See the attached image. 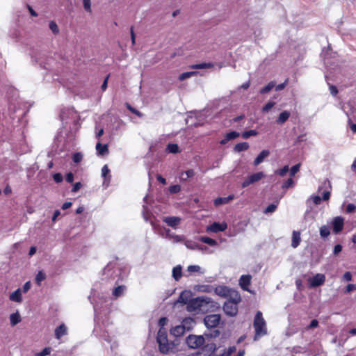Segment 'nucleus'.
Returning a JSON list of instances; mask_svg holds the SVG:
<instances>
[{"label":"nucleus","mask_w":356,"mask_h":356,"mask_svg":"<svg viewBox=\"0 0 356 356\" xmlns=\"http://www.w3.org/2000/svg\"><path fill=\"white\" fill-rule=\"evenodd\" d=\"M253 326L255 330L254 340L257 341L260 337L267 334L266 323L263 318V314L260 311L256 313L254 316Z\"/></svg>","instance_id":"1"},{"label":"nucleus","mask_w":356,"mask_h":356,"mask_svg":"<svg viewBox=\"0 0 356 356\" xmlns=\"http://www.w3.org/2000/svg\"><path fill=\"white\" fill-rule=\"evenodd\" d=\"M186 343L191 348H197L204 343V338L200 335H190L186 339Z\"/></svg>","instance_id":"2"},{"label":"nucleus","mask_w":356,"mask_h":356,"mask_svg":"<svg viewBox=\"0 0 356 356\" xmlns=\"http://www.w3.org/2000/svg\"><path fill=\"white\" fill-rule=\"evenodd\" d=\"M202 300H203V302L201 303L200 312L205 313L209 311H213L218 307V304L211 298L202 296Z\"/></svg>","instance_id":"3"},{"label":"nucleus","mask_w":356,"mask_h":356,"mask_svg":"<svg viewBox=\"0 0 356 356\" xmlns=\"http://www.w3.org/2000/svg\"><path fill=\"white\" fill-rule=\"evenodd\" d=\"M265 177V174L263 172H259L250 175L247 177L241 184L243 188L248 187V186L253 184Z\"/></svg>","instance_id":"4"},{"label":"nucleus","mask_w":356,"mask_h":356,"mask_svg":"<svg viewBox=\"0 0 356 356\" xmlns=\"http://www.w3.org/2000/svg\"><path fill=\"white\" fill-rule=\"evenodd\" d=\"M202 301V296L190 300L186 306L187 311L195 313L200 312L201 303L203 302Z\"/></svg>","instance_id":"5"},{"label":"nucleus","mask_w":356,"mask_h":356,"mask_svg":"<svg viewBox=\"0 0 356 356\" xmlns=\"http://www.w3.org/2000/svg\"><path fill=\"white\" fill-rule=\"evenodd\" d=\"M220 316L218 314H211L205 316L204 321L208 328L216 327L220 323Z\"/></svg>","instance_id":"6"},{"label":"nucleus","mask_w":356,"mask_h":356,"mask_svg":"<svg viewBox=\"0 0 356 356\" xmlns=\"http://www.w3.org/2000/svg\"><path fill=\"white\" fill-rule=\"evenodd\" d=\"M223 310L229 316H236L238 312V304L232 301H226L223 305Z\"/></svg>","instance_id":"7"},{"label":"nucleus","mask_w":356,"mask_h":356,"mask_svg":"<svg viewBox=\"0 0 356 356\" xmlns=\"http://www.w3.org/2000/svg\"><path fill=\"white\" fill-rule=\"evenodd\" d=\"M325 281V277L323 274L318 273L314 277L309 278L308 282L310 287H316L322 285Z\"/></svg>","instance_id":"8"},{"label":"nucleus","mask_w":356,"mask_h":356,"mask_svg":"<svg viewBox=\"0 0 356 356\" xmlns=\"http://www.w3.org/2000/svg\"><path fill=\"white\" fill-rule=\"evenodd\" d=\"M227 228V224L225 222L222 223L215 222L207 227V232L218 233L219 232L225 231Z\"/></svg>","instance_id":"9"},{"label":"nucleus","mask_w":356,"mask_h":356,"mask_svg":"<svg viewBox=\"0 0 356 356\" xmlns=\"http://www.w3.org/2000/svg\"><path fill=\"white\" fill-rule=\"evenodd\" d=\"M252 276L250 275H243L239 279V285L244 291L250 292L248 286L250 284Z\"/></svg>","instance_id":"10"},{"label":"nucleus","mask_w":356,"mask_h":356,"mask_svg":"<svg viewBox=\"0 0 356 356\" xmlns=\"http://www.w3.org/2000/svg\"><path fill=\"white\" fill-rule=\"evenodd\" d=\"M344 225V220L341 216L335 217L332 220L333 232L336 234L340 232Z\"/></svg>","instance_id":"11"},{"label":"nucleus","mask_w":356,"mask_h":356,"mask_svg":"<svg viewBox=\"0 0 356 356\" xmlns=\"http://www.w3.org/2000/svg\"><path fill=\"white\" fill-rule=\"evenodd\" d=\"M102 176L104 178L103 186L107 188L111 181L110 170L107 165H104L102 168Z\"/></svg>","instance_id":"12"},{"label":"nucleus","mask_w":356,"mask_h":356,"mask_svg":"<svg viewBox=\"0 0 356 356\" xmlns=\"http://www.w3.org/2000/svg\"><path fill=\"white\" fill-rule=\"evenodd\" d=\"M67 334V327L64 324H60L58 327H57L54 332L55 337L57 339H60L62 337Z\"/></svg>","instance_id":"13"},{"label":"nucleus","mask_w":356,"mask_h":356,"mask_svg":"<svg viewBox=\"0 0 356 356\" xmlns=\"http://www.w3.org/2000/svg\"><path fill=\"white\" fill-rule=\"evenodd\" d=\"M227 297L229 298L227 301L234 302L236 304H238L241 301L239 293L232 289H229V295Z\"/></svg>","instance_id":"14"},{"label":"nucleus","mask_w":356,"mask_h":356,"mask_svg":"<svg viewBox=\"0 0 356 356\" xmlns=\"http://www.w3.org/2000/svg\"><path fill=\"white\" fill-rule=\"evenodd\" d=\"M229 288L225 286H218L216 288H213V291L220 297L227 298V295H229Z\"/></svg>","instance_id":"15"},{"label":"nucleus","mask_w":356,"mask_h":356,"mask_svg":"<svg viewBox=\"0 0 356 356\" xmlns=\"http://www.w3.org/2000/svg\"><path fill=\"white\" fill-rule=\"evenodd\" d=\"M97 154L98 156H106L108 154V147L107 145H102L100 142H97L95 146Z\"/></svg>","instance_id":"16"},{"label":"nucleus","mask_w":356,"mask_h":356,"mask_svg":"<svg viewBox=\"0 0 356 356\" xmlns=\"http://www.w3.org/2000/svg\"><path fill=\"white\" fill-rule=\"evenodd\" d=\"M163 221L168 224V225L176 228L181 222V218L179 217L170 216L165 217Z\"/></svg>","instance_id":"17"},{"label":"nucleus","mask_w":356,"mask_h":356,"mask_svg":"<svg viewBox=\"0 0 356 356\" xmlns=\"http://www.w3.org/2000/svg\"><path fill=\"white\" fill-rule=\"evenodd\" d=\"M186 331L184 325H177L170 330V334L176 337H180L184 334Z\"/></svg>","instance_id":"18"},{"label":"nucleus","mask_w":356,"mask_h":356,"mask_svg":"<svg viewBox=\"0 0 356 356\" xmlns=\"http://www.w3.org/2000/svg\"><path fill=\"white\" fill-rule=\"evenodd\" d=\"M160 351L163 354L170 353L173 349V344L169 342L159 344Z\"/></svg>","instance_id":"19"},{"label":"nucleus","mask_w":356,"mask_h":356,"mask_svg":"<svg viewBox=\"0 0 356 356\" xmlns=\"http://www.w3.org/2000/svg\"><path fill=\"white\" fill-rule=\"evenodd\" d=\"M300 233L298 231H293L292 233L291 246L293 248H296L300 245Z\"/></svg>","instance_id":"20"},{"label":"nucleus","mask_w":356,"mask_h":356,"mask_svg":"<svg viewBox=\"0 0 356 356\" xmlns=\"http://www.w3.org/2000/svg\"><path fill=\"white\" fill-rule=\"evenodd\" d=\"M270 152L268 150H263L260 152V154L257 156V157L254 161V165L255 166L258 165L264 161V160L268 156Z\"/></svg>","instance_id":"21"},{"label":"nucleus","mask_w":356,"mask_h":356,"mask_svg":"<svg viewBox=\"0 0 356 356\" xmlns=\"http://www.w3.org/2000/svg\"><path fill=\"white\" fill-rule=\"evenodd\" d=\"M290 115H291V113L289 111H284L279 115V116L276 120V122L278 124H282L288 120Z\"/></svg>","instance_id":"22"},{"label":"nucleus","mask_w":356,"mask_h":356,"mask_svg":"<svg viewBox=\"0 0 356 356\" xmlns=\"http://www.w3.org/2000/svg\"><path fill=\"white\" fill-rule=\"evenodd\" d=\"M190 296L191 293L188 291L181 292L177 300V302L188 305V302L190 300Z\"/></svg>","instance_id":"23"},{"label":"nucleus","mask_w":356,"mask_h":356,"mask_svg":"<svg viewBox=\"0 0 356 356\" xmlns=\"http://www.w3.org/2000/svg\"><path fill=\"white\" fill-rule=\"evenodd\" d=\"M187 271L191 274L197 273L199 275L204 274L205 270L198 265H191L187 268Z\"/></svg>","instance_id":"24"},{"label":"nucleus","mask_w":356,"mask_h":356,"mask_svg":"<svg viewBox=\"0 0 356 356\" xmlns=\"http://www.w3.org/2000/svg\"><path fill=\"white\" fill-rule=\"evenodd\" d=\"M234 199V195H230L226 197H218L214 200L215 206L218 207L221 204H227Z\"/></svg>","instance_id":"25"},{"label":"nucleus","mask_w":356,"mask_h":356,"mask_svg":"<svg viewBox=\"0 0 356 356\" xmlns=\"http://www.w3.org/2000/svg\"><path fill=\"white\" fill-rule=\"evenodd\" d=\"M9 298L11 301L16 302H21L22 300L21 289H18L16 291H15L14 292H13L10 295Z\"/></svg>","instance_id":"26"},{"label":"nucleus","mask_w":356,"mask_h":356,"mask_svg":"<svg viewBox=\"0 0 356 356\" xmlns=\"http://www.w3.org/2000/svg\"><path fill=\"white\" fill-rule=\"evenodd\" d=\"M126 291V286L124 285L118 286L113 290V296L117 298L122 296Z\"/></svg>","instance_id":"27"},{"label":"nucleus","mask_w":356,"mask_h":356,"mask_svg":"<svg viewBox=\"0 0 356 356\" xmlns=\"http://www.w3.org/2000/svg\"><path fill=\"white\" fill-rule=\"evenodd\" d=\"M195 175L193 170H188L180 173L179 179L182 181H186L188 178L193 177Z\"/></svg>","instance_id":"28"},{"label":"nucleus","mask_w":356,"mask_h":356,"mask_svg":"<svg viewBox=\"0 0 356 356\" xmlns=\"http://www.w3.org/2000/svg\"><path fill=\"white\" fill-rule=\"evenodd\" d=\"M10 324L14 326L21 321V317L18 312L12 314L10 316Z\"/></svg>","instance_id":"29"},{"label":"nucleus","mask_w":356,"mask_h":356,"mask_svg":"<svg viewBox=\"0 0 356 356\" xmlns=\"http://www.w3.org/2000/svg\"><path fill=\"white\" fill-rule=\"evenodd\" d=\"M172 277L175 280H179L181 277V266H177L172 269Z\"/></svg>","instance_id":"30"},{"label":"nucleus","mask_w":356,"mask_h":356,"mask_svg":"<svg viewBox=\"0 0 356 356\" xmlns=\"http://www.w3.org/2000/svg\"><path fill=\"white\" fill-rule=\"evenodd\" d=\"M248 148H249L248 143L246 142H243V143H240L236 144L234 147V150L236 152H242L244 150H247Z\"/></svg>","instance_id":"31"},{"label":"nucleus","mask_w":356,"mask_h":356,"mask_svg":"<svg viewBox=\"0 0 356 356\" xmlns=\"http://www.w3.org/2000/svg\"><path fill=\"white\" fill-rule=\"evenodd\" d=\"M200 241L205 243L211 246H216L217 245V241L214 239H212L211 238L207 237V236H201L200 238Z\"/></svg>","instance_id":"32"},{"label":"nucleus","mask_w":356,"mask_h":356,"mask_svg":"<svg viewBox=\"0 0 356 356\" xmlns=\"http://www.w3.org/2000/svg\"><path fill=\"white\" fill-rule=\"evenodd\" d=\"M213 67V63H203L193 65L191 67L193 69H204V68H211Z\"/></svg>","instance_id":"33"},{"label":"nucleus","mask_w":356,"mask_h":356,"mask_svg":"<svg viewBox=\"0 0 356 356\" xmlns=\"http://www.w3.org/2000/svg\"><path fill=\"white\" fill-rule=\"evenodd\" d=\"M213 286L210 285H200L197 290L203 293H211L213 291Z\"/></svg>","instance_id":"34"},{"label":"nucleus","mask_w":356,"mask_h":356,"mask_svg":"<svg viewBox=\"0 0 356 356\" xmlns=\"http://www.w3.org/2000/svg\"><path fill=\"white\" fill-rule=\"evenodd\" d=\"M330 228L327 226L323 225L320 228V235L321 237H327L330 235Z\"/></svg>","instance_id":"35"},{"label":"nucleus","mask_w":356,"mask_h":356,"mask_svg":"<svg viewBox=\"0 0 356 356\" xmlns=\"http://www.w3.org/2000/svg\"><path fill=\"white\" fill-rule=\"evenodd\" d=\"M197 72H195V71H193V72H184V73H182L181 74L179 75V79L180 81H184L193 75H195Z\"/></svg>","instance_id":"36"},{"label":"nucleus","mask_w":356,"mask_h":356,"mask_svg":"<svg viewBox=\"0 0 356 356\" xmlns=\"http://www.w3.org/2000/svg\"><path fill=\"white\" fill-rule=\"evenodd\" d=\"M46 278V275L45 273L40 270L38 273V274L36 275V277H35V282L36 283L40 285L41 282L43 281L44 280H45Z\"/></svg>","instance_id":"37"},{"label":"nucleus","mask_w":356,"mask_h":356,"mask_svg":"<svg viewBox=\"0 0 356 356\" xmlns=\"http://www.w3.org/2000/svg\"><path fill=\"white\" fill-rule=\"evenodd\" d=\"M168 337L165 329H159L157 335V342Z\"/></svg>","instance_id":"38"},{"label":"nucleus","mask_w":356,"mask_h":356,"mask_svg":"<svg viewBox=\"0 0 356 356\" xmlns=\"http://www.w3.org/2000/svg\"><path fill=\"white\" fill-rule=\"evenodd\" d=\"M167 150L170 153H177L179 152V147L177 144L171 143L168 145Z\"/></svg>","instance_id":"39"},{"label":"nucleus","mask_w":356,"mask_h":356,"mask_svg":"<svg viewBox=\"0 0 356 356\" xmlns=\"http://www.w3.org/2000/svg\"><path fill=\"white\" fill-rule=\"evenodd\" d=\"M275 87L274 82H270L266 86L264 87L261 89L260 92L262 94H265L268 92L270 90L273 89V88Z\"/></svg>","instance_id":"40"},{"label":"nucleus","mask_w":356,"mask_h":356,"mask_svg":"<svg viewBox=\"0 0 356 356\" xmlns=\"http://www.w3.org/2000/svg\"><path fill=\"white\" fill-rule=\"evenodd\" d=\"M257 134H258V132L257 131L250 130V131H244L241 136L243 138H248L250 136H255Z\"/></svg>","instance_id":"41"},{"label":"nucleus","mask_w":356,"mask_h":356,"mask_svg":"<svg viewBox=\"0 0 356 356\" xmlns=\"http://www.w3.org/2000/svg\"><path fill=\"white\" fill-rule=\"evenodd\" d=\"M83 6L84 10L87 13H91L92 8H91V0H83Z\"/></svg>","instance_id":"42"},{"label":"nucleus","mask_w":356,"mask_h":356,"mask_svg":"<svg viewBox=\"0 0 356 356\" xmlns=\"http://www.w3.org/2000/svg\"><path fill=\"white\" fill-rule=\"evenodd\" d=\"M51 348L47 347L44 348L41 352L35 353V356H46L51 353Z\"/></svg>","instance_id":"43"},{"label":"nucleus","mask_w":356,"mask_h":356,"mask_svg":"<svg viewBox=\"0 0 356 356\" xmlns=\"http://www.w3.org/2000/svg\"><path fill=\"white\" fill-rule=\"evenodd\" d=\"M49 29L54 34H58L59 33L57 24L53 21L49 23Z\"/></svg>","instance_id":"44"},{"label":"nucleus","mask_w":356,"mask_h":356,"mask_svg":"<svg viewBox=\"0 0 356 356\" xmlns=\"http://www.w3.org/2000/svg\"><path fill=\"white\" fill-rule=\"evenodd\" d=\"M275 104L273 102H268L263 108H262V112L264 113H268Z\"/></svg>","instance_id":"45"},{"label":"nucleus","mask_w":356,"mask_h":356,"mask_svg":"<svg viewBox=\"0 0 356 356\" xmlns=\"http://www.w3.org/2000/svg\"><path fill=\"white\" fill-rule=\"evenodd\" d=\"M184 244L189 249L195 250L198 248V245L191 241H186Z\"/></svg>","instance_id":"46"},{"label":"nucleus","mask_w":356,"mask_h":356,"mask_svg":"<svg viewBox=\"0 0 356 356\" xmlns=\"http://www.w3.org/2000/svg\"><path fill=\"white\" fill-rule=\"evenodd\" d=\"M277 207V204H271L266 208L264 213H273L276 210Z\"/></svg>","instance_id":"47"},{"label":"nucleus","mask_w":356,"mask_h":356,"mask_svg":"<svg viewBox=\"0 0 356 356\" xmlns=\"http://www.w3.org/2000/svg\"><path fill=\"white\" fill-rule=\"evenodd\" d=\"M181 191V186L178 184L171 186L169 188V191L170 193H177Z\"/></svg>","instance_id":"48"},{"label":"nucleus","mask_w":356,"mask_h":356,"mask_svg":"<svg viewBox=\"0 0 356 356\" xmlns=\"http://www.w3.org/2000/svg\"><path fill=\"white\" fill-rule=\"evenodd\" d=\"M171 238L173 240L174 243H178L185 241V237L184 236H179L176 234L172 235Z\"/></svg>","instance_id":"49"},{"label":"nucleus","mask_w":356,"mask_h":356,"mask_svg":"<svg viewBox=\"0 0 356 356\" xmlns=\"http://www.w3.org/2000/svg\"><path fill=\"white\" fill-rule=\"evenodd\" d=\"M226 135L227 136L228 139L231 140L238 137L240 136V134L236 131H231L229 133H227Z\"/></svg>","instance_id":"50"},{"label":"nucleus","mask_w":356,"mask_h":356,"mask_svg":"<svg viewBox=\"0 0 356 356\" xmlns=\"http://www.w3.org/2000/svg\"><path fill=\"white\" fill-rule=\"evenodd\" d=\"M288 171H289V167H288V165H285L283 168L277 170L275 172V173L280 175L282 177H283V176H284L286 174V172Z\"/></svg>","instance_id":"51"},{"label":"nucleus","mask_w":356,"mask_h":356,"mask_svg":"<svg viewBox=\"0 0 356 356\" xmlns=\"http://www.w3.org/2000/svg\"><path fill=\"white\" fill-rule=\"evenodd\" d=\"M300 169V164H297L294 166H293L290 170V175L291 177H293L299 170Z\"/></svg>","instance_id":"52"},{"label":"nucleus","mask_w":356,"mask_h":356,"mask_svg":"<svg viewBox=\"0 0 356 356\" xmlns=\"http://www.w3.org/2000/svg\"><path fill=\"white\" fill-rule=\"evenodd\" d=\"M83 158V155L81 153H76L73 155V161L74 163H79Z\"/></svg>","instance_id":"53"},{"label":"nucleus","mask_w":356,"mask_h":356,"mask_svg":"<svg viewBox=\"0 0 356 356\" xmlns=\"http://www.w3.org/2000/svg\"><path fill=\"white\" fill-rule=\"evenodd\" d=\"M167 323H168L167 318L163 317V318H160V320L159 321V325L160 326V329H164V326L167 324Z\"/></svg>","instance_id":"54"},{"label":"nucleus","mask_w":356,"mask_h":356,"mask_svg":"<svg viewBox=\"0 0 356 356\" xmlns=\"http://www.w3.org/2000/svg\"><path fill=\"white\" fill-rule=\"evenodd\" d=\"M356 206L354 204H348L346 207L347 213H353L355 211Z\"/></svg>","instance_id":"55"},{"label":"nucleus","mask_w":356,"mask_h":356,"mask_svg":"<svg viewBox=\"0 0 356 356\" xmlns=\"http://www.w3.org/2000/svg\"><path fill=\"white\" fill-rule=\"evenodd\" d=\"M342 250V246L339 244L334 245L333 249V254L334 255H337Z\"/></svg>","instance_id":"56"},{"label":"nucleus","mask_w":356,"mask_h":356,"mask_svg":"<svg viewBox=\"0 0 356 356\" xmlns=\"http://www.w3.org/2000/svg\"><path fill=\"white\" fill-rule=\"evenodd\" d=\"M293 180L291 178H290L282 185V188H287L291 186H293Z\"/></svg>","instance_id":"57"},{"label":"nucleus","mask_w":356,"mask_h":356,"mask_svg":"<svg viewBox=\"0 0 356 356\" xmlns=\"http://www.w3.org/2000/svg\"><path fill=\"white\" fill-rule=\"evenodd\" d=\"M343 280L345 281L352 280V274L350 272H346L343 275Z\"/></svg>","instance_id":"58"},{"label":"nucleus","mask_w":356,"mask_h":356,"mask_svg":"<svg viewBox=\"0 0 356 356\" xmlns=\"http://www.w3.org/2000/svg\"><path fill=\"white\" fill-rule=\"evenodd\" d=\"M354 290H356V284H349L346 286V292L350 293V291H354Z\"/></svg>","instance_id":"59"},{"label":"nucleus","mask_w":356,"mask_h":356,"mask_svg":"<svg viewBox=\"0 0 356 356\" xmlns=\"http://www.w3.org/2000/svg\"><path fill=\"white\" fill-rule=\"evenodd\" d=\"M54 179L56 182L57 183H59V182H61L62 180H63V176L60 173H56L54 175Z\"/></svg>","instance_id":"60"},{"label":"nucleus","mask_w":356,"mask_h":356,"mask_svg":"<svg viewBox=\"0 0 356 356\" xmlns=\"http://www.w3.org/2000/svg\"><path fill=\"white\" fill-rule=\"evenodd\" d=\"M311 199L312 200L313 202L316 205L319 204L321 202V198L318 195L313 196L311 197Z\"/></svg>","instance_id":"61"},{"label":"nucleus","mask_w":356,"mask_h":356,"mask_svg":"<svg viewBox=\"0 0 356 356\" xmlns=\"http://www.w3.org/2000/svg\"><path fill=\"white\" fill-rule=\"evenodd\" d=\"M348 126L352 131L353 133H356V124H354L351 122L350 120H348Z\"/></svg>","instance_id":"62"},{"label":"nucleus","mask_w":356,"mask_h":356,"mask_svg":"<svg viewBox=\"0 0 356 356\" xmlns=\"http://www.w3.org/2000/svg\"><path fill=\"white\" fill-rule=\"evenodd\" d=\"M66 181L69 183H72L74 180V175L72 173L70 172V173H67V175H66Z\"/></svg>","instance_id":"63"},{"label":"nucleus","mask_w":356,"mask_h":356,"mask_svg":"<svg viewBox=\"0 0 356 356\" xmlns=\"http://www.w3.org/2000/svg\"><path fill=\"white\" fill-rule=\"evenodd\" d=\"M31 288V282H26L23 286V292L26 293Z\"/></svg>","instance_id":"64"}]
</instances>
